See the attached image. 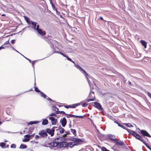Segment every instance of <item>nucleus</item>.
I'll return each instance as SVG.
<instances>
[{"label":"nucleus","instance_id":"49","mask_svg":"<svg viewBox=\"0 0 151 151\" xmlns=\"http://www.w3.org/2000/svg\"><path fill=\"white\" fill-rule=\"evenodd\" d=\"M120 127H121L122 128H123V129H125L126 130L127 129V128L124 126H122V125H121Z\"/></svg>","mask_w":151,"mask_h":151},{"label":"nucleus","instance_id":"62","mask_svg":"<svg viewBox=\"0 0 151 151\" xmlns=\"http://www.w3.org/2000/svg\"><path fill=\"white\" fill-rule=\"evenodd\" d=\"M47 99L48 100H51V99H50V98H49V97H48V99Z\"/></svg>","mask_w":151,"mask_h":151},{"label":"nucleus","instance_id":"17","mask_svg":"<svg viewBox=\"0 0 151 151\" xmlns=\"http://www.w3.org/2000/svg\"><path fill=\"white\" fill-rule=\"evenodd\" d=\"M68 115L69 116H67V117L69 118V117H74L75 118H83V116H76L75 115H72V114H68Z\"/></svg>","mask_w":151,"mask_h":151},{"label":"nucleus","instance_id":"30","mask_svg":"<svg viewBox=\"0 0 151 151\" xmlns=\"http://www.w3.org/2000/svg\"><path fill=\"white\" fill-rule=\"evenodd\" d=\"M58 112V113L57 114H63L67 115H68V114H67L66 113H65L63 111H59Z\"/></svg>","mask_w":151,"mask_h":151},{"label":"nucleus","instance_id":"54","mask_svg":"<svg viewBox=\"0 0 151 151\" xmlns=\"http://www.w3.org/2000/svg\"><path fill=\"white\" fill-rule=\"evenodd\" d=\"M25 58L30 63H31V60H30V59H28V58Z\"/></svg>","mask_w":151,"mask_h":151},{"label":"nucleus","instance_id":"55","mask_svg":"<svg viewBox=\"0 0 151 151\" xmlns=\"http://www.w3.org/2000/svg\"><path fill=\"white\" fill-rule=\"evenodd\" d=\"M67 135V134H64L63 135V137H66Z\"/></svg>","mask_w":151,"mask_h":151},{"label":"nucleus","instance_id":"12","mask_svg":"<svg viewBox=\"0 0 151 151\" xmlns=\"http://www.w3.org/2000/svg\"><path fill=\"white\" fill-rule=\"evenodd\" d=\"M49 119L51 121L52 124V125H55L56 124V122L57 121V119H55V118L52 117H50Z\"/></svg>","mask_w":151,"mask_h":151},{"label":"nucleus","instance_id":"8","mask_svg":"<svg viewBox=\"0 0 151 151\" xmlns=\"http://www.w3.org/2000/svg\"><path fill=\"white\" fill-rule=\"evenodd\" d=\"M140 132L141 133L143 136H147L150 137H151V136L146 130H140Z\"/></svg>","mask_w":151,"mask_h":151},{"label":"nucleus","instance_id":"59","mask_svg":"<svg viewBox=\"0 0 151 151\" xmlns=\"http://www.w3.org/2000/svg\"><path fill=\"white\" fill-rule=\"evenodd\" d=\"M114 122L116 123V124H117L119 123L117 120L115 121H114Z\"/></svg>","mask_w":151,"mask_h":151},{"label":"nucleus","instance_id":"61","mask_svg":"<svg viewBox=\"0 0 151 151\" xmlns=\"http://www.w3.org/2000/svg\"><path fill=\"white\" fill-rule=\"evenodd\" d=\"M117 124L119 127H120V126L121 125L119 123H118Z\"/></svg>","mask_w":151,"mask_h":151},{"label":"nucleus","instance_id":"4","mask_svg":"<svg viewBox=\"0 0 151 151\" xmlns=\"http://www.w3.org/2000/svg\"><path fill=\"white\" fill-rule=\"evenodd\" d=\"M92 105L99 110L102 111L103 110V108L99 103L97 102H93L92 103Z\"/></svg>","mask_w":151,"mask_h":151},{"label":"nucleus","instance_id":"38","mask_svg":"<svg viewBox=\"0 0 151 151\" xmlns=\"http://www.w3.org/2000/svg\"><path fill=\"white\" fill-rule=\"evenodd\" d=\"M35 91L37 92H41V91L38 89V88L37 87H35Z\"/></svg>","mask_w":151,"mask_h":151},{"label":"nucleus","instance_id":"42","mask_svg":"<svg viewBox=\"0 0 151 151\" xmlns=\"http://www.w3.org/2000/svg\"><path fill=\"white\" fill-rule=\"evenodd\" d=\"M63 146H65L64 147H68V145H67V143L64 142H63Z\"/></svg>","mask_w":151,"mask_h":151},{"label":"nucleus","instance_id":"41","mask_svg":"<svg viewBox=\"0 0 151 151\" xmlns=\"http://www.w3.org/2000/svg\"><path fill=\"white\" fill-rule=\"evenodd\" d=\"M56 52L58 53H60V54L63 55L64 57H67V56L65 55H64L63 53H62L60 52Z\"/></svg>","mask_w":151,"mask_h":151},{"label":"nucleus","instance_id":"60","mask_svg":"<svg viewBox=\"0 0 151 151\" xmlns=\"http://www.w3.org/2000/svg\"><path fill=\"white\" fill-rule=\"evenodd\" d=\"M100 19L101 20H104V19H103V18L102 17H100Z\"/></svg>","mask_w":151,"mask_h":151},{"label":"nucleus","instance_id":"22","mask_svg":"<svg viewBox=\"0 0 151 151\" xmlns=\"http://www.w3.org/2000/svg\"><path fill=\"white\" fill-rule=\"evenodd\" d=\"M35 135V134L34 133L31 135H29L28 134L24 136V137L29 138L32 139L33 137Z\"/></svg>","mask_w":151,"mask_h":151},{"label":"nucleus","instance_id":"32","mask_svg":"<svg viewBox=\"0 0 151 151\" xmlns=\"http://www.w3.org/2000/svg\"><path fill=\"white\" fill-rule=\"evenodd\" d=\"M6 145V144L3 142H1L0 144V146L3 148Z\"/></svg>","mask_w":151,"mask_h":151},{"label":"nucleus","instance_id":"63","mask_svg":"<svg viewBox=\"0 0 151 151\" xmlns=\"http://www.w3.org/2000/svg\"><path fill=\"white\" fill-rule=\"evenodd\" d=\"M6 15L5 14H2L1 15V16H5Z\"/></svg>","mask_w":151,"mask_h":151},{"label":"nucleus","instance_id":"40","mask_svg":"<svg viewBox=\"0 0 151 151\" xmlns=\"http://www.w3.org/2000/svg\"><path fill=\"white\" fill-rule=\"evenodd\" d=\"M147 94L148 96L150 98H151V93L148 91L147 92Z\"/></svg>","mask_w":151,"mask_h":151},{"label":"nucleus","instance_id":"9","mask_svg":"<svg viewBox=\"0 0 151 151\" xmlns=\"http://www.w3.org/2000/svg\"><path fill=\"white\" fill-rule=\"evenodd\" d=\"M88 83L89 85L91 87V89L93 90L94 88H96L97 86L96 83L93 81H92V83L90 82L89 81H88Z\"/></svg>","mask_w":151,"mask_h":151},{"label":"nucleus","instance_id":"24","mask_svg":"<svg viewBox=\"0 0 151 151\" xmlns=\"http://www.w3.org/2000/svg\"><path fill=\"white\" fill-rule=\"evenodd\" d=\"M52 109L54 111H56V114H57V113H58V112L59 111H58V109L57 107L55 106H52Z\"/></svg>","mask_w":151,"mask_h":151},{"label":"nucleus","instance_id":"23","mask_svg":"<svg viewBox=\"0 0 151 151\" xmlns=\"http://www.w3.org/2000/svg\"><path fill=\"white\" fill-rule=\"evenodd\" d=\"M75 66L76 68H77L78 69H79L82 70L83 72H84V73L86 74V72L78 65L76 64L75 65Z\"/></svg>","mask_w":151,"mask_h":151},{"label":"nucleus","instance_id":"35","mask_svg":"<svg viewBox=\"0 0 151 151\" xmlns=\"http://www.w3.org/2000/svg\"><path fill=\"white\" fill-rule=\"evenodd\" d=\"M123 124L125 125L126 126H127L128 127H129L130 126L131 127H133V126L129 123H123Z\"/></svg>","mask_w":151,"mask_h":151},{"label":"nucleus","instance_id":"64","mask_svg":"<svg viewBox=\"0 0 151 151\" xmlns=\"http://www.w3.org/2000/svg\"><path fill=\"white\" fill-rule=\"evenodd\" d=\"M85 74L86 76H88V74L86 73V74L85 73Z\"/></svg>","mask_w":151,"mask_h":151},{"label":"nucleus","instance_id":"21","mask_svg":"<svg viewBox=\"0 0 151 151\" xmlns=\"http://www.w3.org/2000/svg\"><path fill=\"white\" fill-rule=\"evenodd\" d=\"M48 124V120L46 119H44L42 122V124L43 125H46Z\"/></svg>","mask_w":151,"mask_h":151},{"label":"nucleus","instance_id":"25","mask_svg":"<svg viewBox=\"0 0 151 151\" xmlns=\"http://www.w3.org/2000/svg\"><path fill=\"white\" fill-rule=\"evenodd\" d=\"M39 121H31L29 122L28 123V125H32L35 124H36L37 123H39Z\"/></svg>","mask_w":151,"mask_h":151},{"label":"nucleus","instance_id":"34","mask_svg":"<svg viewBox=\"0 0 151 151\" xmlns=\"http://www.w3.org/2000/svg\"><path fill=\"white\" fill-rule=\"evenodd\" d=\"M64 129L62 127H61V129L59 130V132L60 133L62 134L64 132Z\"/></svg>","mask_w":151,"mask_h":151},{"label":"nucleus","instance_id":"43","mask_svg":"<svg viewBox=\"0 0 151 151\" xmlns=\"http://www.w3.org/2000/svg\"><path fill=\"white\" fill-rule=\"evenodd\" d=\"M56 113H51V114H50V116H56Z\"/></svg>","mask_w":151,"mask_h":151},{"label":"nucleus","instance_id":"58","mask_svg":"<svg viewBox=\"0 0 151 151\" xmlns=\"http://www.w3.org/2000/svg\"><path fill=\"white\" fill-rule=\"evenodd\" d=\"M114 122L116 123V124H117L119 123L117 120L115 121H114Z\"/></svg>","mask_w":151,"mask_h":151},{"label":"nucleus","instance_id":"7","mask_svg":"<svg viewBox=\"0 0 151 151\" xmlns=\"http://www.w3.org/2000/svg\"><path fill=\"white\" fill-rule=\"evenodd\" d=\"M46 131L51 136H53L54 134L55 129H50L49 128H47L46 129Z\"/></svg>","mask_w":151,"mask_h":151},{"label":"nucleus","instance_id":"26","mask_svg":"<svg viewBox=\"0 0 151 151\" xmlns=\"http://www.w3.org/2000/svg\"><path fill=\"white\" fill-rule=\"evenodd\" d=\"M31 24H32V26L33 27V28L35 29L36 27L37 23L35 22L31 21Z\"/></svg>","mask_w":151,"mask_h":151},{"label":"nucleus","instance_id":"20","mask_svg":"<svg viewBox=\"0 0 151 151\" xmlns=\"http://www.w3.org/2000/svg\"><path fill=\"white\" fill-rule=\"evenodd\" d=\"M141 42L142 45L146 48L147 47V42L144 40H141Z\"/></svg>","mask_w":151,"mask_h":151},{"label":"nucleus","instance_id":"1","mask_svg":"<svg viewBox=\"0 0 151 151\" xmlns=\"http://www.w3.org/2000/svg\"><path fill=\"white\" fill-rule=\"evenodd\" d=\"M114 143L115 144L114 145L116 146L117 147L125 145L123 141L116 138L114 139Z\"/></svg>","mask_w":151,"mask_h":151},{"label":"nucleus","instance_id":"48","mask_svg":"<svg viewBox=\"0 0 151 151\" xmlns=\"http://www.w3.org/2000/svg\"><path fill=\"white\" fill-rule=\"evenodd\" d=\"M9 44V40H8V41H7L6 42H5L4 45L6 44Z\"/></svg>","mask_w":151,"mask_h":151},{"label":"nucleus","instance_id":"56","mask_svg":"<svg viewBox=\"0 0 151 151\" xmlns=\"http://www.w3.org/2000/svg\"><path fill=\"white\" fill-rule=\"evenodd\" d=\"M35 62V61H32V65H33V66L34 65V63Z\"/></svg>","mask_w":151,"mask_h":151},{"label":"nucleus","instance_id":"27","mask_svg":"<svg viewBox=\"0 0 151 151\" xmlns=\"http://www.w3.org/2000/svg\"><path fill=\"white\" fill-rule=\"evenodd\" d=\"M24 18L25 20L27 22L28 24H30V21H29V18L26 16H24Z\"/></svg>","mask_w":151,"mask_h":151},{"label":"nucleus","instance_id":"50","mask_svg":"<svg viewBox=\"0 0 151 151\" xmlns=\"http://www.w3.org/2000/svg\"><path fill=\"white\" fill-rule=\"evenodd\" d=\"M11 43L12 44H14L15 43V40H12L11 41Z\"/></svg>","mask_w":151,"mask_h":151},{"label":"nucleus","instance_id":"6","mask_svg":"<svg viewBox=\"0 0 151 151\" xmlns=\"http://www.w3.org/2000/svg\"><path fill=\"white\" fill-rule=\"evenodd\" d=\"M38 134L42 137H46L48 136L46 132H45L43 130L40 131L39 132Z\"/></svg>","mask_w":151,"mask_h":151},{"label":"nucleus","instance_id":"10","mask_svg":"<svg viewBox=\"0 0 151 151\" xmlns=\"http://www.w3.org/2000/svg\"><path fill=\"white\" fill-rule=\"evenodd\" d=\"M60 122L61 123L62 126L65 127L67 124V120L65 117H63V119H61L60 120Z\"/></svg>","mask_w":151,"mask_h":151},{"label":"nucleus","instance_id":"39","mask_svg":"<svg viewBox=\"0 0 151 151\" xmlns=\"http://www.w3.org/2000/svg\"><path fill=\"white\" fill-rule=\"evenodd\" d=\"M11 147L12 148H16V145L15 144H12L11 145Z\"/></svg>","mask_w":151,"mask_h":151},{"label":"nucleus","instance_id":"46","mask_svg":"<svg viewBox=\"0 0 151 151\" xmlns=\"http://www.w3.org/2000/svg\"><path fill=\"white\" fill-rule=\"evenodd\" d=\"M78 138H73L72 140L73 141H74V142H76Z\"/></svg>","mask_w":151,"mask_h":151},{"label":"nucleus","instance_id":"15","mask_svg":"<svg viewBox=\"0 0 151 151\" xmlns=\"http://www.w3.org/2000/svg\"><path fill=\"white\" fill-rule=\"evenodd\" d=\"M61 137H58L57 138L55 139L54 140V142L55 143H57L58 144V145H59L60 143H61Z\"/></svg>","mask_w":151,"mask_h":151},{"label":"nucleus","instance_id":"37","mask_svg":"<svg viewBox=\"0 0 151 151\" xmlns=\"http://www.w3.org/2000/svg\"><path fill=\"white\" fill-rule=\"evenodd\" d=\"M4 46V45H1V47H0V50H1L2 49H4L6 47H8V46Z\"/></svg>","mask_w":151,"mask_h":151},{"label":"nucleus","instance_id":"2","mask_svg":"<svg viewBox=\"0 0 151 151\" xmlns=\"http://www.w3.org/2000/svg\"><path fill=\"white\" fill-rule=\"evenodd\" d=\"M95 95L93 91H90L88 98L87 99V101L88 102L91 101H94L95 99Z\"/></svg>","mask_w":151,"mask_h":151},{"label":"nucleus","instance_id":"13","mask_svg":"<svg viewBox=\"0 0 151 151\" xmlns=\"http://www.w3.org/2000/svg\"><path fill=\"white\" fill-rule=\"evenodd\" d=\"M138 140L142 142L148 148L150 149V146L145 142L144 139L143 138L142 136Z\"/></svg>","mask_w":151,"mask_h":151},{"label":"nucleus","instance_id":"44","mask_svg":"<svg viewBox=\"0 0 151 151\" xmlns=\"http://www.w3.org/2000/svg\"><path fill=\"white\" fill-rule=\"evenodd\" d=\"M66 58H67L68 60H69L71 62L72 61V60L71 59V58H69L67 56V57Z\"/></svg>","mask_w":151,"mask_h":151},{"label":"nucleus","instance_id":"16","mask_svg":"<svg viewBox=\"0 0 151 151\" xmlns=\"http://www.w3.org/2000/svg\"><path fill=\"white\" fill-rule=\"evenodd\" d=\"M75 143V145H77L83 143V141L81 139H78L76 142H74Z\"/></svg>","mask_w":151,"mask_h":151},{"label":"nucleus","instance_id":"53","mask_svg":"<svg viewBox=\"0 0 151 151\" xmlns=\"http://www.w3.org/2000/svg\"><path fill=\"white\" fill-rule=\"evenodd\" d=\"M5 146V147H4L5 148H8L9 147V145H6Z\"/></svg>","mask_w":151,"mask_h":151},{"label":"nucleus","instance_id":"29","mask_svg":"<svg viewBox=\"0 0 151 151\" xmlns=\"http://www.w3.org/2000/svg\"><path fill=\"white\" fill-rule=\"evenodd\" d=\"M71 132L75 136H76V131L75 129H71Z\"/></svg>","mask_w":151,"mask_h":151},{"label":"nucleus","instance_id":"19","mask_svg":"<svg viewBox=\"0 0 151 151\" xmlns=\"http://www.w3.org/2000/svg\"><path fill=\"white\" fill-rule=\"evenodd\" d=\"M48 145H49L51 147H57L58 146V144L56 143H55L54 142H51L48 144Z\"/></svg>","mask_w":151,"mask_h":151},{"label":"nucleus","instance_id":"11","mask_svg":"<svg viewBox=\"0 0 151 151\" xmlns=\"http://www.w3.org/2000/svg\"><path fill=\"white\" fill-rule=\"evenodd\" d=\"M102 136L103 137H105L106 138V139L110 140L112 141H113V137L112 135L109 134L106 135H103Z\"/></svg>","mask_w":151,"mask_h":151},{"label":"nucleus","instance_id":"52","mask_svg":"<svg viewBox=\"0 0 151 151\" xmlns=\"http://www.w3.org/2000/svg\"><path fill=\"white\" fill-rule=\"evenodd\" d=\"M65 133H66V134H70V132L69 131H66V132H65Z\"/></svg>","mask_w":151,"mask_h":151},{"label":"nucleus","instance_id":"33","mask_svg":"<svg viewBox=\"0 0 151 151\" xmlns=\"http://www.w3.org/2000/svg\"><path fill=\"white\" fill-rule=\"evenodd\" d=\"M40 93L41 94L42 97H44L45 98H46V95L43 92L41 91V92H40Z\"/></svg>","mask_w":151,"mask_h":151},{"label":"nucleus","instance_id":"14","mask_svg":"<svg viewBox=\"0 0 151 151\" xmlns=\"http://www.w3.org/2000/svg\"><path fill=\"white\" fill-rule=\"evenodd\" d=\"M37 31L39 34L41 35L42 36H44L46 35V32L45 31H43L41 29H38V30H37Z\"/></svg>","mask_w":151,"mask_h":151},{"label":"nucleus","instance_id":"45","mask_svg":"<svg viewBox=\"0 0 151 151\" xmlns=\"http://www.w3.org/2000/svg\"><path fill=\"white\" fill-rule=\"evenodd\" d=\"M65 146H63V142L62 143L60 144V147H64Z\"/></svg>","mask_w":151,"mask_h":151},{"label":"nucleus","instance_id":"5","mask_svg":"<svg viewBox=\"0 0 151 151\" xmlns=\"http://www.w3.org/2000/svg\"><path fill=\"white\" fill-rule=\"evenodd\" d=\"M80 103H78L75 104H73L70 105H64L63 106L65 108L67 109H68L69 108H75L76 107L80 106Z\"/></svg>","mask_w":151,"mask_h":151},{"label":"nucleus","instance_id":"36","mask_svg":"<svg viewBox=\"0 0 151 151\" xmlns=\"http://www.w3.org/2000/svg\"><path fill=\"white\" fill-rule=\"evenodd\" d=\"M81 105L83 107H86L87 106L88 104L86 103H84L82 104Z\"/></svg>","mask_w":151,"mask_h":151},{"label":"nucleus","instance_id":"57","mask_svg":"<svg viewBox=\"0 0 151 151\" xmlns=\"http://www.w3.org/2000/svg\"><path fill=\"white\" fill-rule=\"evenodd\" d=\"M50 0V3H51V4H52V6H53V3H52V0Z\"/></svg>","mask_w":151,"mask_h":151},{"label":"nucleus","instance_id":"31","mask_svg":"<svg viewBox=\"0 0 151 151\" xmlns=\"http://www.w3.org/2000/svg\"><path fill=\"white\" fill-rule=\"evenodd\" d=\"M26 138L24 139L22 141L23 142H27L29 141L30 140V138H29L26 137Z\"/></svg>","mask_w":151,"mask_h":151},{"label":"nucleus","instance_id":"51","mask_svg":"<svg viewBox=\"0 0 151 151\" xmlns=\"http://www.w3.org/2000/svg\"><path fill=\"white\" fill-rule=\"evenodd\" d=\"M39 25H38V24L37 25L36 28V30H38V29H40L39 28Z\"/></svg>","mask_w":151,"mask_h":151},{"label":"nucleus","instance_id":"28","mask_svg":"<svg viewBox=\"0 0 151 151\" xmlns=\"http://www.w3.org/2000/svg\"><path fill=\"white\" fill-rule=\"evenodd\" d=\"M27 147V146L25 145L22 144L20 146V148L21 149L26 148Z\"/></svg>","mask_w":151,"mask_h":151},{"label":"nucleus","instance_id":"18","mask_svg":"<svg viewBox=\"0 0 151 151\" xmlns=\"http://www.w3.org/2000/svg\"><path fill=\"white\" fill-rule=\"evenodd\" d=\"M75 143L74 142H69L67 143L68 147H72L76 145Z\"/></svg>","mask_w":151,"mask_h":151},{"label":"nucleus","instance_id":"3","mask_svg":"<svg viewBox=\"0 0 151 151\" xmlns=\"http://www.w3.org/2000/svg\"><path fill=\"white\" fill-rule=\"evenodd\" d=\"M126 130L129 133L132 134L133 136L135 137L136 138L138 139H139L141 137V136L138 134L134 131L127 129Z\"/></svg>","mask_w":151,"mask_h":151},{"label":"nucleus","instance_id":"47","mask_svg":"<svg viewBox=\"0 0 151 151\" xmlns=\"http://www.w3.org/2000/svg\"><path fill=\"white\" fill-rule=\"evenodd\" d=\"M40 137L38 135H36L35 137V139H38L39 138H40Z\"/></svg>","mask_w":151,"mask_h":151}]
</instances>
